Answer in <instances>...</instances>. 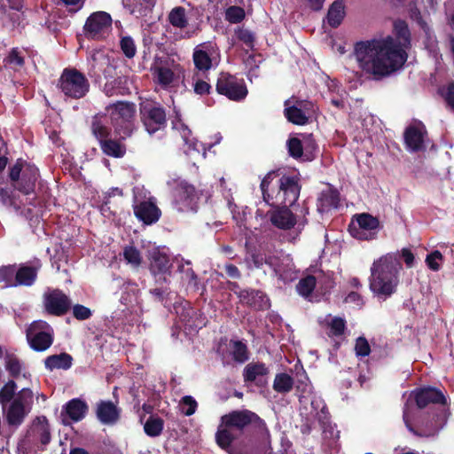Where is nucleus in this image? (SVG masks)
<instances>
[{
  "instance_id": "obj_1",
  "label": "nucleus",
  "mask_w": 454,
  "mask_h": 454,
  "mask_svg": "<svg viewBox=\"0 0 454 454\" xmlns=\"http://www.w3.org/2000/svg\"><path fill=\"white\" fill-rule=\"evenodd\" d=\"M396 38L378 37L357 42L354 57L359 69L374 80H381L400 69L407 60L406 50L410 46L407 24L397 20L394 24Z\"/></svg>"
},
{
  "instance_id": "obj_2",
  "label": "nucleus",
  "mask_w": 454,
  "mask_h": 454,
  "mask_svg": "<svg viewBox=\"0 0 454 454\" xmlns=\"http://www.w3.org/2000/svg\"><path fill=\"white\" fill-rule=\"evenodd\" d=\"M277 176L275 172L269 173L261 183L264 200L269 205L276 207L268 213V215L276 228L284 231L293 230L295 236L292 239H295L308 223L306 216L309 215V207L304 204L294 207V210L288 208L295 203L300 195L301 187L295 176H281L276 182L277 187L270 191V185Z\"/></svg>"
},
{
  "instance_id": "obj_3",
  "label": "nucleus",
  "mask_w": 454,
  "mask_h": 454,
  "mask_svg": "<svg viewBox=\"0 0 454 454\" xmlns=\"http://www.w3.org/2000/svg\"><path fill=\"white\" fill-rule=\"evenodd\" d=\"M0 359L4 360L5 370L12 378L0 388V406L7 426L17 429L31 412L35 395L28 387L19 389L16 380L30 381L31 373L13 351L1 346Z\"/></svg>"
},
{
  "instance_id": "obj_4",
  "label": "nucleus",
  "mask_w": 454,
  "mask_h": 454,
  "mask_svg": "<svg viewBox=\"0 0 454 454\" xmlns=\"http://www.w3.org/2000/svg\"><path fill=\"white\" fill-rule=\"evenodd\" d=\"M402 264L395 254L375 260L370 269L369 288L379 301H386L397 288Z\"/></svg>"
},
{
  "instance_id": "obj_5",
  "label": "nucleus",
  "mask_w": 454,
  "mask_h": 454,
  "mask_svg": "<svg viewBox=\"0 0 454 454\" xmlns=\"http://www.w3.org/2000/svg\"><path fill=\"white\" fill-rule=\"evenodd\" d=\"M412 400L416 401L417 406L419 409H422L426 407L428 403H442L444 404L446 403V398L443 395V394L434 387H426L421 389H417L409 394V397L407 399V403L404 405L403 408V421L405 423L406 427L409 431L423 435V436H430L436 434L440 428L442 427L443 424L445 423V414L442 416H437L435 419V421L434 425L430 427L427 430H425L423 432H418L415 430V428L412 426V417L410 411V404L409 403Z\"/></svg>"
},
{
  "instance_id": "obj_6",
  "label": "nucleus",
  "mask_w": 454,
  "mask_h": 454,
  "mask_svg": "<svg viewBox=\"0 0 454 454\" xmlns=\"http://www.w3.org/2000/svg\"><path fill=\"white\" fill-rule=\"evenodd\" d=\"M299 392L301 415L308 421H321L325 418V404L323 399L313 392L307 377L300 380L297 384Z\"/></svg>"
},
{
  "instance_id": "obj_7",
  "label": "nucleus",
  "mask_w": 454,
  "mask_h": 454,
  "mask_svg": "<svg viewBox=\"0 0 454 454\" xmlns=\"http://www.w3.org/2000/svg\"><path fill=\"white\" fill-rule=\"evenodd\" d=\"M133 192V210L136 217L146 225L158 222L161 211L156 205V199L144 187L137 186Z\"/></svg>"
},
{
  "instance_id": "obj_8",
  "label": "nucleus",
  "mask_w": 454,
  "mask_h": 454,
  "mask_svg": "<svg viewBox=\"0 0 454 454\" xmlns=\"http://www.w3.org/2000/svg\"><path fill=\"white\" fill-rule=\"evenodd\" d=\"M106 111L121 138L124 139L131 135V121L136 113L134 104L119 101L109 105Z\"/></svg>"
},
{
  "instance_id": "obj_9",
  "label": "nucleus",
  "mask_w": 454,
  "mask_h": 454,
  "mask_svg": "<svg viewBox=\"0 0 454 454\" xmlns=\"http://www.w3.org/2000/svg\"><path fill=\"white\" fill-rule=\"evenodd\" d=\"M38 176V168L21 160L16 162L10 172V178L13 182L14 188L26 195L34 192Z\"/></svg>"
},
{
  "instance_id": "obj_10",
  "label": "nucleus",
  "mask_w": 454,
  "mask_h": 454,
  "mask_svg": "<svg viewBox=\"0 0 454 454\" xmlns=\"http://www.w3.org/2000/svg\"><path fill=\"white\" fill-rule=\"evenodd\" d=\"M26 337L33 350L43 352L52 345L54 331L47 322L35 320L27 328Z\"/></svg>"
},
{
  "instance_id": "obj_11",
  "label": "nucleus",
  "mask_w": 454,
  "mask_h": 454,
  "mask_svg": "<svg viewBox=\"0 0 454 454\" xmlns=\"http://www.w3.org/2000/svg\"><path fill=\"white\" fill-rule=\"evenodd\" d=\"M59 87L61 92L72 98H81L89 91L87 78L75 69H65L59 78Z\"/></svg>"
},
{
  "instance_id": "obj_12",
  "label": "nucleus",
  "mask_w": 454,
  "mask_h": 454,
  "mask_svg": "<svg viewBox=\"0 0 454 454\" xmlns=\"http://www.w3.org/2000/svg\"><path fill=\"white\" fill-rule=\"evenodd\" d=\"M153 81L162 88H168L180 71L174 59L167 56H156L151 67Z\"/></svg>"
},
{
  "instance_id": "obj_13",
  "label": "nucleus",
  "mask_w": 454,
  "mask_h": 454,
  "mask_svg": "<svg viewBox=\"0 0 454 454\" xmlns=\"http://www.w3.org/2000/svg\"><path fill=\"white\" fill-rule=\"evenodd\" d=\"M149 270L157 284L168 282L172 263L165 247H153L148 250Z\"/></svg>"
},
{
  "instance_id": "obj_14",
  "label": "nucleus",
  "mask_w": 454,
  "mask_h": 454,
  "mask_svg": "<svg viewBox=\"0 0 454 454\" xmlns=\"http://www.w3.org/2000/svg\"><path fill=\"white\" fill-rule=\"evenodd\" d=\"M176 187L173 192V206L183 213L197 211V194L195 188L184 180L176 181Z\"/></svg>"
},
{
  "instance_id": "obj_15",
  "label": "nucleus",
  "mask_w": 454,
  "mask_h": 454,
  "mask_svg": "<svg viewBox=\"0 0 454 454\" xmlns=\"http://www.w3.org/2000/svg\"><path fill=\"white\" fill-rule=\"evenodd\" d=\"M83 29L88 38H105L112 29L111 15L106 12H93L88 17Z\"/></svg>"
},
{
  "instance_id": "obj_16",
  "label": "nucleus",
  "mask_w": 454,
  "mask_h": 454,
  "mask_svg": "<svg viewBox=\"0 0 454 454\" xmlns=\"http://www.w3.org/2000/svg\"><path fill=\"white\" fill-rule=\"evenodd\" d=\"M380 231V222L369 214H361L356 216V222L349 226L352 237L359 240H372L376 239Z\"/></svg>"
},
{
  "instance_id": "obj_17",
  "label": "nucleus",
  "mask_w": 454,
  "mask_h": 454,
  "mask_svg": "<svg viewBox=\"0 0 454 454\" xmlns=\"http://www.w3.org/2000/svg\"><path fill=\"white\" fill-rule=\"evenodd\" d=\"M192 59L195 67L199 71L206 72L218 65L220 61L219 50L213 43H203L195 47Z\"/></svg>"
},
{
  "instance_id": "obj_18",
  "label": "nucleus",
  "mask_w": 454,
  "mask_h": 454,
  "mask_svg": "<svg viewBox=\"0 0 454 454\" xmlns=\"http://www.w3.org/2000/svg\"><path fill=\"white\" fill-rule=\"evenodd\" d=\"M216 90L231 100H241L247 95V87L242 80L222 73L217 80Z\"/></svg>"
},
{
  "instance_id": "obj_19",
  "label": "nucleus",
  "mask_w": 454,
  "mask_h": 454,
  "mask_svg": "<svg viewBox=\"0 0 454 454\" xmlns=\"http://www.w3.org/2000/svg\"><path fill=\"white\" fill-rule=\"evenodd\" d=\"M141 115L149 134H153L165 126L166 114L162 107L153 102H145L141 105Z\"/></svg>"
},
{
  "instance_id": "obj_20",
  "label": "nucleus",
  "mask_w": 454,
  "mask_h": 454,
  "mask_svg": "<svg viewBox=\"0 0 454 454\" xmlns=\"http://www.w3.org/2000/svg\"><path fill=\"white\" fill-rule=\"evenodd\" d=\"M120 302L124 306L123 311L127 310L130 315L139 317L143 313L140 290L134 282L123 283Z\"/></svg>"
},
{
  "instance_id": "obj_21",
  "label": "nucleus",
  "mask_w": 454,
  "mask_h": 454,
  "mask_svg": "<svg viewBox=\"0 0 454 454\" xmlns=\"http://www.w3.org/2000/svg\"><path fill=\"white\" fill-rule=\"evenodd\" d=\"M172 129L181 135L186 145L184 152L187 155L191 157L198 155L203 159L206 158V147L192 137L191 129L182 121L178 114H176V116L172 121Z\"/></svg>"
},
{
  "instance_id": "obj_22",
  "label": "nucleus",
  "mask_w": 454,
  "mask_h": 454,
  "mask_svg": "<svg viewBox=\"0 0 454 454\" xmlns=\"http://www.w3.org/2000/svg\"><path fill=\"white\" fill-rule=\"evenodd\" d=\"M46 311L55 316L65 314L71 306L69 298L59 289H48L43 294Z\"/></svg>"
},
{
  "instance_id": "obj_23",
  "label": "nucleus",
  "mask_w": 454,
  "mask_h": 454,
  "mask_svg": "<svg viewBox=\"0 0 454 454\" xmlns=\"http://www.w3.org/2000/svg\"><path fill=\"white\" fill-rule=\"evenodd\" d=\"M285 115L287 120L297 125H304L308 121L311 104L304 101H297L295 104L292 99L285 103Z\"/></svg>"
},
{
  "instance_id": "obj_24",
  "label": "nucleus",
  "mask_w": 454,
  "mask_h": 454,
  "mask_svg": "<svg viewBox=\"0 0 454 454\" xmlns=\"http://www.w3.org/2000/svg\"><path fill=\"white\" fill-rule=\"evenodd\" d=\"M87 411L88 406L83 401L78 398L72 399L62 408L61 422L65 426L78 422L85 417Z\"/></svg>"
},
{
  "instance_id": "obj_25",
  "label": "nucleus",
  "mask_w": 454,
  "mask_h": 454,
  "mask_svg": "<svg viewBox=\"0 0 454 454\" xmlns=\"http://www.w3.org/2000/svg\"><path fill=\"white\" fill-rule=\"evenodd\" d=\"M267 262L273 269L276 275L284 281L292 280L295 278L294 264L290 254H281L278 257L270 259Z\"/></svg>"
},
{
  "instance_id": "obj_26",
  "label": "nucleus",
  "mask_w": 454,
  "mask_h": 454,
  "mask_svg": "<svg viewBox=\"0 0 454 454\" xmlns=\"http://www.w3.org/2000/svg\"><path fill=\"white\" fill-rule=\"evenodd\" d=\"M426 136L425 126L419 122L410 126L404 135L405 144L411 152L420 151L424 148Z\"/></svg>"
},
{
  "instance_id": "obj_27",
  "label": "nucleus",
  "mask_w": 454,
  "mask_h": 454,
  "mask_svg": "<svg viewBox=\"0 0 454 454\" xmlns=\"http://www.w3.org/2000/svg\"><path fill=\"white\" fill-rule=\"evenodd\" d=\"M318 323L330 338H340L344 334L346 321L342 317L328 314L320 317Z\"/></svg>"
},
{
  "instance_id": "obj_28",
  "label": "nucleus",
  "mask_w": 454,
  "mask_h": 454,
  "mask_svg": "<svg viewBox=\"0 0 454 454\" xmlns=\"http://www.w3.org/2000/svg\"><path fill=\"white\" fill-rule=\"evenodd\" d=\"M241 302L247 304L256 309H264L269 307V299L259 291L254 290H235Z\"/></svg>"
},
{
  "instance_id": "obj_29",
  "label": "nucleus",
  "mask_w": 454,
  "mask_h": 454,
  "mask_svg": "<svg viewBox=\"0 0 454 454\" xmlns=\"http://www.w3.org/2000/svg\"><path fill=\"white\" fill-rule=\"evenodd\" d=\"M410 17L413 20H415L420 27L423 29L426 36L425 46L429 51V52L436 58L438 55L437 51V43L434 37L431 35L430 29L427 24V22L423 20L419 11L416 7H412L410 10Z\"/></svg>"
},
{
  "instance_id": "obj_30",
  "label": "nucleus",
  "mask_w": 454,
  "mask_h": 454,
  "mask_svg": "<svg viewBox=\"0 0 454 454\" xmlns=\"http://www.w3.org/2000/svg\"><path fill=\"white\" fill-rule=\"evenodd\" d=\"M118 408L110 401H102L97 407L98 420L106 425L114 424L119 419Z\"/></svg>"
},
{
  "instance_id": "obj_31",
  "label": "nucleus",
  "mask_w": 454,
  "mask_h": 454,
  "mask_svg": "<svg viewBox=\"0 0 454 454\" xmlns=\"http://www.w3.org/2000/svg\"><path fill=\"white\" fill-rule=\"evenodd\" d=\"M31 434L35 438L40 440L43 444L50 442V428L45 417H38L34 420L31 427Z\"/></svg>"
},
{
  "instance_id": "obj_32",
  "label": "nucleus",
  "mask_w": 454,
  "mask_h": 454,
  "mask_svg": "<svg viewBox=\"0 0 454 454\" xmlns=\"http://www.w3.org/2000/svg\"><path fill=\"white\" fill-rule=\"evenodd\" d=\"M72 356L67 353H60L46 357L44 360L45 368L53 371L56 369L67 370L72 366Z\"/></svg>"
},
{
  "instance_id": "obj_33",
  "label": "nucleus",
  "mask_w": 454,
  "mask_h": 454,
  "mask_svg": "<svg viewBox=\"0 0 454 454\" xmlns=\"http://www.w3.org/2000/svg\"><path fill=\"white\" fill-rule=\"evenodd\" d=\"M339 204L338 193L332 190L321 192L317 200V211L321 214L336 208Z\"/></svg>"
},
{
  "instance_id": "obj_34",
  "label": "nucleus",
  "mask_w": 454,
  "mask_h": 454,
  "mask_svg": "<svg viewBox=\"0 0 454 454\" xmlns=\"http://www.w3.org/2000/svg\"><path fill=\"white\" fill-rule=\"evenodd\" d=\"M10 4L11 6L9 10L4 9L1 15V20L4 27L12 29L15 27L20 26L22 13L20 12L19 5H15L14 2Z\"/></svg>"
},
{
  "instance_id": "obj_35",
  "label": "nucleus",
  "mask_w": 454,
  "mask_h": 454,
  "mask_svg": "<svg viewBox=\"0 0 454 454\" xmlns=\"http://www.w3.org/2000/svg\"><path fill=\"white\" fill-rule=\"evenodd\" d=\"M237 437V432L231 427L221 423L215 434V440L217 444L223 450H228L231 447L232 441Z\"/></svg>"
},
{
  "instance_id": "obj_36",
  "label": "nucleus",
  "mask_w": 454,
  "mask_h": 454,
  "mask_svg": "<svg viewBox=\"0 0 454 454\" xmlns=\"http://www.w3.org/2000/svg\"><path fill=\"white\" fill-rule=\"evenodd\" d=\"M269 372L268 368L262 363H250L244 368L245 381H254Z\"/></svg>"
},
{
  "instance_id": "obj_37",
  "label": "nucleus",
  "mask_w": 454,
  "mask_h": 454,
  "mask_svg": "<svg viewBox=\"0 0 454 454\" xmlns=\"http://www.w3.org/2000/svg\"><path fill=\"white\" fill-rule=\"evenodd\" d=\"M345 16V6L342 0L335 1L330 7L327 13V22L333 27H338Z\"/></svg>"
},
{
  "instance_id": "obj_38",
  "label": "nucleus",
  "mask_w": 454,
  "mask_h": 454,
  "mask_svg": "<svg viewBox=\"0 0 454 454\" xmlns=\"http://www.w3.org/2000/svg\"><path fill=\"white\" fill-rule=\"evenodd\" d=\"M107 117L106 115H96L93 118L91 123V129L94 136L99 140L102 141L106 140V137L109 135V129L107 127Z\"/></svg>"
},
{
  "instance_id": "obj_39",
  "label": "nucleus",
  "mask_w": 454,
  "mask_h": 454,
  "mask_svg": "<svg viewBox=\"0 0 454 454\" xmlns=\"http://www.w3.org/2000/svg\"><path fill=\"white\" fill-rule=\"evenodd\" d=\"M294 379L286 372L277 373L273 380V389L281 395L289 393L294 387Z\"/></svg>"
},
{
  "instance_id": "obj_40",
  "label": "nucleus",
  "mask_w": 454,
  "mask_h": 454,
  "mask_svg": "<svg viewBox=\"0 0 454 454\" xmlns=\"http://www.w3.org/2000/svg\"><path fill=\"white\" fill-rule=\"evenodd\" d=\"M37 268L36 267H21L18 271L15 270V281L17 286H31L36 278Z\"/></svg>"
},
{
  "instance_id": "obj_41",
  "label": "nucleus",
  "mask_w": 454,
  "mask_h": 454,
  "mask_svg": "<svg viewBox=\"0 0 454 454\" xmlns=\"http://www.w3.org/2000/svg\"><path fill=\"white\" fill-rule=\"evenodd\" d=\"M101 149L108 156L121 158L125 154L126 148L123 144L113 139H106L100 143Z\"/></svg>"
},
{
  "instance_id": "obj_42",
  "label": "nucleus",
  "mask_w": 454,
  "mask_h": 454,
  "mask_svg": "<svg viewBox=\"0 0 454 454\" xmlns=\"http://www.w3.org/2000/svg\"><path fill=\"white\" fill-rule=\"evenodd\" d=\"M317 284L320 285V280H317L316 277L314 276H307L299 281L296 286V290L301 296L308 297L311 294Z\"/></svg>"
},
{
  "instance_id": "obj_43",
  "label": "nucleus",
  "mask_w": 454,
  "mask_h": 454,
  "mask_svg": "<svg viewBox=\"0 0 454 454\" xmlns=\"http://www.w3.org/2000/svg\"><path fill=\"white\" fill-rule=\"evenodd\" d=\"M25 51L18 48H13L4 59L5 66L18 70L24 64Z\"/></svg>"
},
{
  "instance_id": "obj_44",
  "label": "nucleus",
  "mask_w": 454,
  "mask_h": 454,
  "mask_svg": "<svg viewBox=\"0 0 454 454\" xmlns=\"http://www.w3.org/2000/svg\"><path fill=\"white\" fill-rule=\"evenodd\" d=\"M163 420L160 418L151 416L144 425L145 434L151 437L159 436L163 430Z\"/></svg>"
},
{
  "instance_id": "obj_45",
  "label": "nucleus",
  "mask_w": 454,
  "mask_h": 454,
  "mask_svg": "<svg viewBox=\"0 0 454 454\" xmlns=\"http://www.w3.org/2000/svg\"><path fill=\"white\" fill-rule=\"evenodd\" d=\"M169 23L176 27L184 28L187 25L185 9L183 7H175L168 14Z\"/></svg>"
},
{
  "instance_id": "obj_46",
  "label": "nucleus",
  "mask_w": 454,
  "mask_h": 454,
  "mask_svg": "<svg viewBox=\"0 0 454 454\" xmlns=\"http://www.w3.org/2000/svg\"><path fill=\"white\" fill-rule=\"evenodd\" d=\"M123 256L126 262L134 268L139 267L142 262L140 252L134 247H125Z\"/></svg>"
},
{
  "instance_id": "obj_47",
  "label": "nucleus",
  "mask_w": 454,
  "mask_h": 454,
  "mask_svg": "<svg viewBox=\"0 0 454 454\" xmlns=\"http://www.w3.org/2000/svg\"><path fill=\"white\" fill-rule=\"evenodd\" d=\"M231 353L233 358L239 363L246 362L248 359L247 346L241 341L231 342Z\"/></svg>"
},
{
  "instance_id": "obj_48",
  "label": "nucleus",
  "mask_w": 454,
  "mask_h": 454,
  "mask_svg": "<svg viewBox=\"0 0 454 454\" xmlns=\"http://www.w3.org/2000/svg\"><path fill=\"white\" fill-rule=\"evenodd\" d=\"M302 142V150H303V160L305 161H310L315 157V151H316V144L312 137L306 136L303 137L301 139Z\"/></svg>"
},
{
  "instance_id": "obj_49",
  "label": "nucleus",
  "mask_w": 454,
  "mask_h": 454,
  "mask_svg": "<svg viewBox=\"0 0 454 454\" xmlns=\"http://www.w3.org/2000/svg\"><path fill=\"white\" fill-rule=\"evenodd\" d=\"M120 47L127 58L131 59L136 55L137 47L132 37L129 35L122 36L120 41Z\"/></svg>"
},
{
  "instance_id": "obj_50",
  "label": "nucleus",
  "mask_w": 454,
  "mask_h": 454,
  "mask_svg": "<svg viewBox=\"0 0 454 454\" xmlns=\"http://www.w3.org/2000/svg\"><path fill=\"white\" fill-rule=\"evenodd\" d=\"M287 146H288V152L292 157L303 160V153L304 152L302 150L301 139L297 138V137H293L288 140Z\"/></svg>"
},
{
  "instance_id": "obj_51",
  "label": "nucleus",
  "mask_w": 454,
  "mask_h": 454,
  "mask_svg": "<svg viewBox=\"0 0 454 454\" xmlns=\"http://www.w3.org/2000/svg\"><path fill=\"white\" fill-rule=\"evenodd\" d=\"M0 281L5 283V286H16L15 268L5 266L0 268Z\"/></svg>"
},
{
  "instance_id": "obj_52",
  "label": "nucleus",
  "mask_w": 454,
  "mask_h": 454,
  "mask_svg": "<svg viewBox=\"0 0 454 454\" xmlns=\"http://www.w3.org/2000/svg\"><path fill=\"white\" fill-rule=\"evenodd\" d=\"M180 409L182 412L186 416H191L195 413L197 409V402L191 395H185L180 401Z\"/></svg>"
},
{
  "instance_id": "obj_53",
  "label": "nucleus",
  "mask_w": 454,
  "mask_h": 454,
  "mask_svg": "<svg viewBox=\"0 0 454 454\" xmlns=\"http://www.w3.org/2000/svg\"><path fill=\"white\" fill-rule=\"evenodd\" d=\"M225 18L231 23H239L245 18V11L239 6H231L225 12Z\"/></svg>"
},
{
  "instance_id": "obj_54",
  "label": "nucleus",
  "mask_w": 454,
  "mask_h": 454,
  "mask_svg": "<svg viewBox=\"0 0 454 454\" xmlns=\"http://www.w3.org/2000/svg\"><path fill=\"white\" fill-rule=\"evenodd\" d=\"M442 260V254L436 250L427 256L426 262L430 270L437 271L441 268Z\"/></svg>"
},
{
  "instance_id": "obj_55",
  "label": "nucleus",
  "mask_w": 454,
  "mask_h": 454,
  "mask_svg": "<svg viewBox=\"0 0 454 454\" xmlns=\"http://www.w3.org/2000/svg\"><path fill=\"white\" fill-rule=\"evenodd\" d=\"M323 435L325 440H329V445H332L339 439L340 432L335 425L327 424L324 427Z\"/></svg>"
},
{
  "instance_id": "obj_56",
  "label": "nucleus",
  "mask_w": 454,
  "mask_h": 454,
  "mask_svg": "<svg viewBox=\"0 0 454 454\" xmlns=\"http://www.w3.org/2000/svg\"><path fill=\"white\" fill-rule=\"evenodd\" d=\"M184 281L187 282V288L197 290L199 288L198 278L192 268L188 267L183 277Z\"/></svg>"
},
{
  "instance_id": "obj_57",
  "label": "nucleus",
  "mask_w": 454,
  "mask_h": 454,
  "mask_svg": "<svg viewBox=\"0 0 454 454\" xmlns=\"http://www.w3.org/2000/svg\"><path fill=\"white\" fill-rule=\"evenodd\" d=\"M356 354L359 356H366L370 354V346L368 341L363 338L359 337L356 341L355 346Z\"/></svg>"
},
{
  "instance_id": "obj_58",
  "label": "nucleus",
  "mask_w": 454,
  "mask_h": 454,
  "mask_svg": "<svg viewBox=\"0 0 454 454\" xmlns=\"http://www.w3.org/2000/svg\"><path fill=\"white\" fill-rule=\"evenodd\" d=\"M442 94L449 107L454 111V83H450L442 90Z\"/></svg>"
},
{
  "instance_id": "obj_59",
  "label": "nucleus",
  "mask_w": 454,
  "mask_h": 454,
  "mask_svg": "<svg viewBox=\"0 0 454 454\" xmlns=\"http://www.w3.org/2000/svg\"><path fill=\"white\" fill-rule=\"evenodd\" d=\"M73 314L75 318L79 320H85L91 316V311L89 308L77 304L73 307Z\"/></svg>"
},
{
  "instance_id": "obj_60",
  "label": "nucleus",
  "mask_w": 454,
  "mask_h": 454,
  "mask_svg": "<svg viewBox=\"0 0 454 454\" xmlns=\"http://www.w3.org/2000/svg\"><path fill=\"white\" fill-rule=\"evenodd\" d=\"M210 89L211 86L209 85V83L203 80L196 79L193 82L194 92L198 95L203 96L208 94Z\"/></svg>"
},
{
  "instance_id": "obj_61",
  "label": "nucleus",
  "mask_w": 454,
  "mask_h": 454,
  "mask_svg": "<svg viewBox=\"0 0 454 454\" xmlns=\"http://www.w3.org/2000/svg\"><path fill=\"white\" fill-rule=\"evenodd\" d=\"M238 38L245 43L247 46L252 47L254 43V35L247 29H239L237 31Z\"/></svg>"
},
{
  "instance_id": "obj_62",
  "label": "nucleus",
  "mask_w": 454,
  "mask_h": 454,
  "mask_svg": "<svg viewBox=\"0 0 454 454\" xmlns=\"http://www.w3.org/2000/svg\"><path fill=\"white\" fill-rule=\"evenodd\" d=\"M347 303H352L356 307L361 308L364 304L362 296L356 292H350L345 298Z\"/></svg>"
},
{
  "instance_id": "obj_63",
  "label": "nucleus",
  "mask_w": 454,
  "mask_h": 454,
  "mask_svg": "<svg viewBox=\"0 0 454 454\" xmlns=\"http://www.w3.org/2000/svg\"><path fill=\"white\" fill-rule=\"evenodd\" d=\"M219 182H220V186H221V188L223 190V194L226 198V200H228V205L230 207H231V187H227L226 181H225L224 177H221L219 179Z\"/></svg>"
},
{
  "instance_id": "obj_64",
  "label": "nucleus",
  "mask_w": 454,
  "mask_h": 454,
  "mask_svg": "<svg viewBox=\"0 0 454 454\" xmlns=\"http://www.w3.org/2000/svg\"><path fill=\"white\" fill-rule=\"evenodd\" d=\"M402 257L407 267L411 268L414 264V255L409 249L402 250Z\"/></svg>"
}]
</instances>
